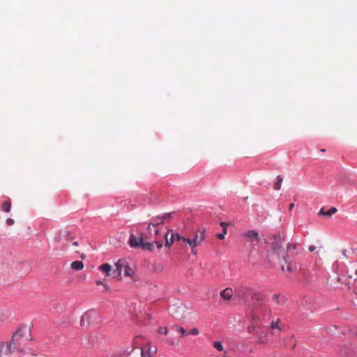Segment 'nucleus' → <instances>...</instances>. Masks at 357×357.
<instances>
[{"mask_svg": "<svg viewBox=\"0 0 357 357\" xmlns=\"http://www.w3.org/2000/svg\"><path fill=\"white\" fill-rule=\"evenodd\" d=\"M272 246L273 251L270 255L272 260H275L278 262L284 261V264H281L282 270L285 271L286 268L288 272H292L294 268L291 265L289 261V253L296 249V245L286 243L284 238L280 235H278L274 236Z\"/></svg>", "mask_w": 357, "mask_h": 357, "instance_id": "1", "label": "nucleus"}, {"mask_svg": "<svg viewBox=\"0 0 357 357\" xmlns=\"http://www.w3.org/2000/svg\"><path fill=\"white\" fill-rule=\"evenodd\" d=\"M30 330L26 327L19 328L13 334L10 342L7 343L8 353L11 354L15 351L22 352L29 346L31 341Z\"/></svg>", "mask_w": 357, "mask_h": 357, "instance_id": "2", "label": "nucleus"}, {"mask_svg": "<svg viewBox=\"0 0 357 357\" xmlns=\"http://www.w3.org/2000/svg\"><path fill=\"white\" fill-rule=\"evenodd\" d=\"M250 314L252 321L257 323L269 315L270 309L266 304L260 303L254 306Z\"/></svg>", "mask_w": 357, "mask_h": 357, "instance_id": "3", "label": "nucleus"}, {"mask_svg": "<svg viewBox=\"0 0 357 357\" xmlns=\"http://www.w3.org/2000/svg\"><path fill=\"white\" fill-rule=\"evenodd\" d=\"M115 266L118 276H121L123 273L124 275L132 278L135 274L134 268L130 266V262L126 259H119L115 264Z\"/></svg>", "mask_w": 357, "mask_h": 357, "instance_id": "4", "label": "nucleus"}, {"mask_svg": "<svg viewBox=\"0 0 357 357\" xmlns=\"http://www.w3.org/2000/svg\"><path fill=\"white\" fill-rule=\"evenodd\" d=\"M206 238V229L202 228L199 229L195 231L193 238H188V240L185 241L186 243L188 244L190 248H195L197 246L199 245Z\"/></svg>", "mask_w": 357, "mask_h": 357, "instance_id": "5", "label": "nucleus"}, {"mask_svg": "<svg viewBox=\"0 0 357 357\" xmlns=\"http://www.w3.org/2000/svg\"><path fill=\"white\" fill-rule=\"evenodd\" d=\"M236 294L238 298L243 300H245L248 294L252 296V299L257 300L258 301H261V296L259 293L253 291L252 289L248 287H241L238 288L236 289Z\"/></svg>", "mask_w": 357, "mask_h": 357, "instance_id": "6", "label": "nucleus"}, {"mask_svg": "<svg viewBox=\"0 0 357 357\" xmlns=\"http://www.w3.org/2000/svg\"><path fill=\"white\" fill-rule=\"evenodd\" d=\"M172 316L177 319H183L186 317V309L182 303L172 305L169 308Z\"/></svg>", "mask_w": 357, "mask_h": 357, "instance_id": "7", "label": "nucleus"}, {"mask_svg": "<svg viewBox=\"0 0 357 357\" xmlns=\"http://www.w3.org/2000/svg\"><path fill=\"white\" fill-rule=\"evenodd\" d=\"M140 350L141 357H153V356L156 353V347H152L149 344L145 345L143 347H140L135 350H132V352H135L138 354L139 351Z\"/></svg>", "mask_w": 357, "mask_h": 357, "instance_id": "8", "label": "nucleus"}, {"mask_svg": "<svg viewBox=\"0 0 357 357\" xmlns=\"http://www.w3.org/2000/svg\"><path fill=\"white\" fill-rule=\"evenodd\" d=\"M249 332L256 335L259 343L265 344L266 342L267 331L257 326L250 328Z\"/></svg>", "mask_w": 357, "mask_h": 357, "instance_id": "9", "label": "nucleus"}, {"mask_svg": "<svg viewBox=\"0 0 357 357\" xmlns=\"http://www.w3.org/2000/svg\"><path fill=\"white\" fill-rule=\"evenodd\" d=\"M172 230L169 229L168 231L160 239H155V244L157 248L160 249L163 245V238L165 239V246L169 248L172 243H174V240L171 236L170 238H168V234L172 232Z\"/></svg>", "mask_w": 357, "mask_h": 357, "instance_id": "10", "label": "nucleus"}, {"mask_svg": "<svg viewBox=\"0 0 357 357\" xmlns=\"http://www.w3.org/2000/svg\"><path fill=\"white\" fill-rule=\"evenodd\" d=\"M243 237L252 243H257L259 241V234L255 230H249L243 234Z\"/></svg>", "mask_w": 357, "mask_h": 357, "instance_id": "11", "label": "nucleus"}, {"mask_svg": "<svg viewBox=\"0 0 357 357\" xmlns=\"http://www.w3.org/2000/svg\"><path fill=\"white\" fill-rule=\"evenodd\" d=\"M164 223V220L161 215L155 216L152 218L151 222L148 225L147 229L151 234V227H157Z\"/></svg>", "mask_w": 357, "mask_h": 357, "instance_id": "12", "label": "nucleus"}, {"mask_svg": "<svg viewBox=\"0 0 357 357\" xmlns=\"http://www.w3.org/2000/svg\"><path fill=\"white\" fill-rule=\"evenodd\" d=\"M93 312H85L80 320V324L82 326H89L91 319L93 316Z\"/></svg>", "mask_w": 357, "mask_h": 357, "instance_id": "13", "label": "nucleus"}, {"mask_svg": "<svg viewBox=\"0 0 357 357\" xmlns=\"http://www.w3.org/2000/svg\"><path fill=\"white\" fill-rule=\"evenodd\" d=\"M99 270L105 272L107 276H110L116 272V269H113L112 266L109 264H103L98 268Z\"/></svg>", "mask_w": 357, "mask_h": 357, "instance_id": "14", "label": "nucleus"}, {"mask_svg": "<svg viewBox=\"0 0 357 357\" xmlns=\"http://www.w3.org/2000/svg\"><path fill=\"white\" fill-rule=\"evenodd\" d=\"M143 238H136L133 234H131L129 238V245L132 248L140 247Z\"/></svg>", "mask_w": 357, "mask_h": 357, "instance_id": "15", "label": "nucleus"}, {"mask_svg": "<svg viewBox=\"0 0 357 357\" xmlns=\"http://www.w3.org/2000/svg\"><path fill=\"white\" fill-rule=\"evenodd\" d=\"M155 241L153 242H148L145 241L144 239L141 243V248L144 250H149L150 252H153L155 250Z\"/></svg>", "mask_w": 357, "mask_h": 357, "instance_id": "16", "label": "nucleus"}, {"mask_svg": "<svg viewBox=\"0 0 357 357\" xmlns=\"http://www.w3.org/2000/svg\"><path fill=\"white\" fill-rule=\"evenodd\" d=\"M233 291L231 288H226L220 292V296L226 301H229L232 297Z\"/></svg>", "mask_w": 357, "mask_h": 357, "instance_id": "17", "label": "nucleus"}, {"mask_svg": "<svg viewBox=\"0 0 357 357\" xmlns=\"http://www.w3.org/2000/svg\"><path fill=\"white\" fill-rule=\"evenodd\" d=\"M337 212V208L335 207H331L329 210L325 211L324 208H321L319 212V215L331 217L332 215L335 214Z\"/></svg>", "mask_w": 357, "mask_h": 357, "instance_id": "18", "label": "nucleus"}, {"mask_svg": "<svg viewBox=\"0 0 357 357\" xmlns=\"http://www.w3.org/2000/svg\"><path fill=\"white\" fill-rule=\"evenodd\" d=\"M70 266L73 269L76 271H81L84 268V264L80 261H75L71 263Z\"/></svg>", "mask_w": 357, "mask_h": 357, "instance_id": "19", "label": "nucleus"}, {"mask_svg": "<svg viewBox=\"0 0 357 357\" xmlns=\"http://www.w3.org/2000/svg\"><path fill=\"white\" fill-rule=\"evenodd\" d=\"M170 233L174 241H182L183 242L186 243L185 240H188V238L183 237L178 233H173V231Z\"/></svg>", "mask_w": 357, "mask_h": 357, "instance_id": "20", "label": "nucleus"}, {"mask_svg": "<svg viewBox=\"0 0 357 357\" xmlns=\"http://www.w3.org/2000/svg\"><path fill=\"white\" fill-rule=\"evenodd\" d=\"M277 180H278V181L275 183H274V185H273V188L275 190H279L281 188L282 183L283 181V178L279 175L277 176Z\"/></svg>", "mask_w": 357, "mask_h": 357, "instance_id": "21", "label": "nucleus"}, {"mask_svg": "<svg viewBox=\"0 0 357 357\" xmlns=\"http://www.w3.org/2000/svg\"><path fill=\"white\" fill-rule=\"evenodd\" d=\"M11 207V202L10 200H7L2 204V210L6 213L10 212Z\"/></svg>", "mask_w": 357, "mask_h": 357, "instance_id": "22", "label": "nucleus"}, {"mask_svg": "<svg viewBox=\"0 0 357 357\" xmlns=\"http://www.w3.org/2000/svg\"><path fill=\"white\" fill-rule=\"evenodd\" d=\"M151 234L150 233V231H149V235L151 238H154L155 240V239H158L156 238V236L159 234L160 233V231L159 229L157 228V227H151Z\"/></svg>", "mask_w": 357, "mask_h": 357, "instance_id": "23", "label": "nucleus"}, {"mask_svg": "<svg viewBox=\"0 0 357 357\" xmlns=\"http://www.w3.org/2000/svg\"><path fill=\"white\" fill-rule=\"evenodd\" d=\"M174 328L181 334V337H185L188 335V333L184 328L179 326L178 325H176Z\"/></svg>", "mask_w": 357, "mask_h": 357, "instance_id": "24", "label": "nucleus"}, {"mask_svg": "<svg viewBox=\"0 0 357 357\" xmlns=\"http://www.w3.org/2000/svg\"><path fill=\"white\" fill-rule=\"evenodd\" d=\"M172 213H167L162 214V218L164 220V222H169L172 218Z\"/></svg>", "mask_w": 357, "mask_h": 357, "instance_id": "25", "label": "nucleus"}, {"mask_svg": "<svg viewBox=\"0 0 357 357\" xmlns=\"http://www.w3.org/2000/svg\"><path fill=\"white\" fill-rule=\"evenodd\" d=\"M153 271L155 273H161L163 271V267L161 265H153Z\"/></svg>", "mask_w": 357, "mask_h": 357, "instance_id": "26", "label": "nucleus"}, {"mask_svg": "<svg viewBox=\"0 0 357 357\" xmlns=\"http://www.w3.org/2000/svg\"><path fill=\"white\" fill-rule=\"evenodd\" d=\"M213 347L220 351L223 350V347L220 342H214Z\"/></svg>", "mask_w": 357, "mask_h": 357, "instance_id": "27", "label": "nucleus"}, {"mask_svg": "<svg viewBox=\"0 0 357 357\" xmlns=\"http://www.w3.org/2000/svg\"><path fill=\"white\" fill-rule=\"evenodd\" d=\"M158 333H163L165 335H167L168 333V329L167 327H160L158 328Z\"/></svg>", "mask_w": 357, "mask_h": 357, "instance_id": "28", "label": "nucleus"}, {"mask_svg": "<svg viewBox=\"0 0 357 357\" xmlns=\"http://www.w3.org/2000/svg\"><path fill=\"white\" fill-rule=\"evenodd\" d=\"M189 333L191 335H197L199 334V331L198 328H193L190 330Z\"/></svg>", "mask_w": 357, "mask_h": 357, "instance_id": "29", "label": "nucleus"}, {"mask_svg": "<svg viewBox=\"0 0 357 357\" xmlns=\"http://www.w3.org/2000/svg\"><path fill=\"white\" fill-rule=\"evenodd\" d=\"M96 283L97 285H102L105 287V291H108L109 289V287L107 286V284H106L105 283H104L103 282H102L100 280L96 281Z\"/></svg>", "mask_w": 357, "mask_h": 357, "instance_id": "30", "label": "nucleus"}, {"mask_svg": "<svg viewBox=\"0 0 357 357\" xmlns=\"http://www.w3.org/2000/svg\"><path fill=\"white\" fill-rule=\"evenodd\" d=\"M226 234H227V229H226V228H225V229H223L222 233H221V234H218L217 235V237H218L219 239H223V238H225V236Z\"/></svg>", "mask_w": 357, "mask_h": 357, "instance_id": "31", "label": "nucleus"}, {"mask_svg": "<svg viewBox=\"0 0 357 357\" xmlns=\"http://www.w3.org/2000/svg\"><path fill=\"white\" fill-rule=\"evenodd\" d=\"M271 328H273V329L278 328V329L280 330V328H279V325H278V321L272 322L271 323Z\"/></svg>", "mask_w": 357, "mask_h": 357, "instance_id": "32", "label": "nucleus"}, {"mask_svg": "<svg viewBox=\"0 0 357 357\" xmlns=\"http://www.w3.org/2000/svg\"><path fill=\"white\" fill-rule=\"evenodd\" d=\"M14 220L11 218H8L6 220V224L9 226L13 225L14 224Z\"/></svg>", "mask_w": 357, "mask_h": 357, "instance_id": "33", "label": "nucleus"}, {"mask_svg": "<svg viewBox=\"0 0 357 357\" xmlns=\"http://www.w3.org/2000/svg\"><path fill=\"white\" fill-rule=\"evenodd\" d=\"M294 335H291V336L290 337V340H292V342H291V344H292V349H294V348H295V347H296V342H295V341H294Z\"/></svg>", "mask_w": 357, "mask_h": 357, "instance_id": "34", "label": "nucleus"}, {"mask_svg": "<svg viewBox=\"0 0 357 357\" xmlns=\"http://www.w3.org/2000/svg\"><path fill=\"white\" fill-rule=\"evenodd\" d=\"M308 249L310 252H314L316 250V247L314 245H310L309 246Z\"/></svg>", "mask_w": 357, "mask_h": 357, "instance_id": "35", "label": "nucleus"}, {"mask_svg": "<svg viewBox=\"0 0 357 357\" xmlns=\"http://www.w3.org/2000/svg\"><path fill=\"white\" fill-rule=\"evenodd\" d=\"M220 225L223 227V229H224L225 228H226V229H227V224L226 222H222L220 223Z\"/></svg>", "mask_w": 357, "mask_h": 357, "instance_id": "36", "label": "nucleus"}, {"mask_svg": "<svg viewBox=\"0 0 357 357\" xmlns=\"http://www.w3.org/2000/svg\"><path fill=\"white\" fill-rule=\"evenodd\" d=\"M273 299H274V300L278 301V298H280V295H279V294H274V295L273 296Z\"/></svg>", "mask_w": 357, "mask_h": 357, "instance_id": "37", "label": "nucleus"}, {"mask_svg": "<svg viewBox=\"0 0 357 357\" xmlns=\"http://www.w3.org/2000/svg\"><path fill=\"white\" fill-rule=\"evenodd\" d=\"M294 207V204L291 203L289 205V210H292Z\"/></svg>", "mask_w": 357, "mask_h": 357, "instance_id": "38", "label": "nucleus"}, {"mask_svg": "<svg viewBox=\"0 0 357 357\" xmlns=\"http://www.w3.org/2000/svg\"><path fill=\"white\" fill-rule=\"evenodd\" d=\"M192 253L195 255H197V251L195 250V248H192Z\"/></svg>", "mask_w": 357, "mask_h": 357, "instance_id": "39", "label": "nucleus"}, {"mask_svg": "<svg viewBox=\"0 0 357 357\" xmlns=\"http://www.w3.org/2000/svg\"><path fill=\"white\" fill-rule=\"evenodd\" d=\"M73 245L77 246V245H78V242L77 241H75V242L73 243Z\"/></svg>", "mask_w": 357, "mask_h": 357, "instance_id": "40", "label": "nucleus"}, {"mask_svg": "<svg viewBox=\"0 0 357 357\" xmlns=\"http://www.w3.org/2000/svg\"><path fill=\"white\" fill-rule=\"evenodd\" d=\"M111 357H121L119 356H111Z\"/></svg>", "mask_w": 357, "mask_h": 357, "instance_id": "41", "label": "nucleus"}, {"mask_svg": "<svg viewBox=\"0 0 357 357\" xmlns=\"http://www.w3.org/2000/svg\"><path fill=\"white\" fill-rule=\"evenodd\" d=\"M356 275H357V270L356 271Z\"/></svg>", "mask_w": 357, "mask_h": 357, "instance_id": "42", "label": "nucleus"}]
</instances>
